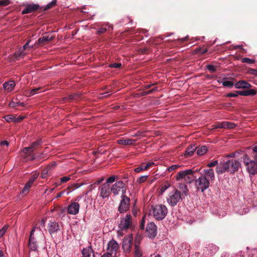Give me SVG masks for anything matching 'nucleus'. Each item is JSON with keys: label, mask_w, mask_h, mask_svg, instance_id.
<instances>
[{"label": "nucleus", "mask_w": 257, "mask_h": 257, "mask_svg": "<svg viewBox=\"0 0 257 257\" xmlns=\"http://www.w3.org/2000/svg\"><path fill=\"white\" fill-rule=\"evenodd\" d=\"M241 167L240 162L236 160L231 159L222 163L216 168V171L217 174H222L225 172L233 174L238 171Z\"/></svg>", "instance_id": "f257e3e1"}, {"label": "nucleus", "mask_w": 257, "mask_h": 257, "mask_svg": "<svg viewBox=\"0 0 257 257\" xmlns=\"http://www.w3.org/2000/svg\"><path fill=\"white\" fill-rule=\"evenodd\" d=\"M151 213L157 220H162L167 216L168 214V208L164 204H158L152 206Z\"/></svg>", "instance_id": "f03ea898"}, {"label": "nucleus", "mask_w": 257, "mask_h": 257, "mask_svg": "<svg viewBox=\"0 0 257 257\" xmlns=\"http://www.w3.org/2000/svg\"><path fill=\"white\" fill-rule=\"evenodd\" d=\"M196 171L197 170L193 171L192 169L180 171L178 172L175 176L176 179L177 181L183 179L186 183L190 184L192 183L196 178V177L194 176V174Z\"/></svg>", "instance_id": "7ed1b4c3"}, {"label": "nucleus", "mask_w": 257, "mask_h": 257, "mask_svg": "<svg viewBox=\"0 0 257 257\" xmlns=\"http://www.w3.org/2000/svg\"><path fill=\"white\" fill-rule=\"evenodd\" d=\"M184 197L182 196L179 191L174 189L173 191L169 193L168 197L167 198V201L171 206H175Z\"/></svg>", "instance_id": "20e7f679"}, {"label": "nucleus", "mask_w": 257, "mask_h": 257, "mask_svg": "<svg viewBox=\"0 0 257 257\" xmlns=\"http://www.w3.org/2000/svg\"><path fill=\"white\" fill-rule=\"evenodd\" d=\"M195 185L198 190H201L203 192L209 188L210 182L206 178L201 175L195 180Z\"/></svg>", "instance_id": "39448f33"}, {"label": "nucleus", "mask_w": 257, "mask_h": 257, "mask_svg": "<svg viewBox=\"0 0 257 257\" xmlns=\"http://www.w3.org/2000/svg\"><path fill=\"white\" fill-rule=\"evenodd\" d=\"M130 207V199L126 195L121 196V200L118 210L120 213L126 212Z\"/></svg>", "instance_id": "423d86ee"}, {"label": "nucleus", "mask_w": 257, "mask_h": 257, "mask_svg": "<svg viewBox=\"0 0 257 257\" xmlns=\"http://www.w3.org/2000/svg\"><path fill=\"white\" fill-rule=\"evenodd\" d=\"M109 184L103 183L98 188L99 196L103 199L108 198L111 193Z\"/></svg>", "instance_id": "0eeeda50"}, {"label": "nucleus", "mask_w": 257, "mask_h": 257, "mask_svg": "<svg viewBox=\"0 0 257 257\" xmlns=\"http://www.w3.org/2000/svg\"><path fill=\"white\" fill-rule=\"evenodd\" d=\"M131 219L132 216L130 214H127L124 218L121 220L119 225V228L122 230H126L130 228L132 225Z\"/></svg>", "instance_id": "6e6552de"}, {"label": "nucleus", "mask_w": 257, "mask_h": 257, "mask_svg": "<svg viewBox=\"0 0 257 257\" xmlns=\"http://www.w3.org/2000/svg\"><path fill=\"white\" fill-rule=\"evenodd\" d=\"M125 184L122 181H116L114 184L110 186V192L114 195H117L121 189L124 188Z\"/></svg>", "instance_id": "1a4fd4ad"}, {"label": "nucleus", "mask_w": 257, "mask_h": 257, "mask_svg": "<svg viewBox=\"0 0 257 257\" xmlns=\"http://www.w3.org/2000/svg\"><path fill=\"white\" fill-rule=\"evenodd\" d=\"M48 230L52 236L60 230L58 223L55 221H49L47 225Z\"/></svg>", "instance_id": "9d476101"}, {"label": "nucleus", "mask_w": 257, "mask_h": 257, "mask_svg": "<svg viewBox=\"0 0 257 257\" xmlns=\"http://www.w3.org/2000/svg\"><path fill=\"white\" fill-rule=\"evenodd\" d=\"M80 205L77 202L71 203L67 208V212L68 214L76 215L79 212Z\"/></svg>", "instance_id": "9b49d317"}, {"label": "nucleus", "mask_w": 257, "mask_h": 257, "mask_svg": "<svg viewBox=\"0 0 257 257\" xmlns=\"http://www.w3.org/2000/svg\"><path fill=\"white\" fill-rule=\"evenodd\" d=\"M35 151V149L30 146L29 147L24 148L22 152L26 155V156L25 157V158L30 157V160H33L36 157L35 155L34 154Z\"/></svg>", "instance_id": "f8f14e48"}, {"label": "nucleus", "mask_w": 257, "mask_h": 257, "mask_svg": "<svg viewBox=\"0 0 257 257\" xmlns=\"http://www.w3.org/2000/svg\"><path fill=\"white\" fill-rule=\"evenodd\" d=\"M39 10L40 12H42V9H40L39 5L30 4L26 7V8L22 11V13L23 14H26Z\"/></svg>", "instance_id": "ddd939ff"}, {"label": "nucleus", "mask_w": 257, "mask_h": 257, "mask_svg": "<svg viewBox=\"0 0 257 257\" xmlns=\"http://www.w3.org/2000/svg\"><path fill=\"white\" fill-rule=\"evenodd\" d=\"M146 230L150 237H154L157 234V226L153 222L148 224Z\"/></svg>", "instance_id": "4468645a"}, {"label": "nucleus", "mask_w": 257, "mask_h": 257, "mask_svg": "<svg viewBox=\"0 0 257 257\" xmlns=\"http://www.w3.org/2000/svg\"><path fill=\"white\" fill-rule=\"evenodd\" d=\"M133 238L132 235L124 239L122 247L124 250L127 251L131 250L133 244Z\"/></svg>", "instance_id": "2eb2a0df"}, {"label": "nucleus", "mask_w": 257, "mask_h": 257, "mask_svg": "<svg viewBox=\"0 0 257 257\" xmlns=\"http://www.w3.org/2000/svg\"><path fill=\"white\" fill-rule=\"evenodd\" d=\"M248 172L252 175L257 174V162L254 160L249 163L246 166Z\"/></svg>", "instance_id": "dca6fc26"}, {"label": "nucleus", "mask_w": 257, "mask_h": 257, "mask_svg": "<svg viewBox=\"0 0 257 257\" xmlns=\"http://www.w3.org/2000/svg\"><path fill=\"white\" fill-rule=\"evenodd\" d=\"M203 171L204 174L202 175L206 178L209 182L214 180L215 176L212 169H204Z\"/></svg>", "instance_id": "f3484780"}, {"label": "nucleus", "mask_w": 257, "mask_h": 257, "mask_svg": "<svg viewBox=\"0 0 257 257\" xmlns=\"http://www.w3.org/2000/svg\"><path fill=\"white\" fill-rule=\"evenodd\" d=\"M28 247L31 250L36 251L37 250V241L35 236H29Z\"/></svg>", "instance_id": "a211bd4d"}, {"label": "nucleus", "mask_w": 257, "mask_h": 257, "mask_svg": "<svg viewBox=\"0 0 257 257\" xmlns=\"http://www.w3.org/2000/svg\"><path fill=\"white\" fill-rule=\"evenodd\" d=\"M140 236L136 238L135 241V256L141 257L142 255V252L139 246Z\"/></svg>", "instance_id": "6ab92c4d"}, {"label": "nucleus", "mask_w": 257, "mask_h": 257, "mask_svg": "<svg viewBox=\"0 0 257 257\" xmlns=\"http://www.w3.org/2000/svg\"><path fill=\"white\" fill-rule=\"evenodd\" d=\"M236 88H249L251 87V85L244 80H240L234 84Z\"/></svg>", "instance_id": "aec40b11"}, {"label": "nucleus", "mask_w": 257, "mask_h": 257, "mask_svg": "<svg viewBox=\"0 0 257 257\" xmlns=\"http://www.w3.org/2000/svg\"><path fill=\"white\" fill-rule=\"evenodd\" d=\"M236 93L242 96H254L256 94V91L254 89H249L243 91H236Z\"/></svg>", "instance_id": "412c9836"}, {"label": "nucleus", "mask_w": 257, "mask_h": 257, "mask_svg": "<svg viewBox=\"0 0 257 257\" xmlns=\"http://www.w3.org/2000/svg\"><path fill=\"white\" fill-rule=\"evenodd\" d=\"M16 85L15 82L14 81L10 80L8 82H6L3 84V87L4 89L7 90L8 91H11Z\"/></svg>", "instance_id": "4be33fe9"}, {"label": "nucleus", "mask_w": 257, "mask_h": 257, "mask_svg": "<svg viewBox=\"0 0 257 257\" xmlns=\"http://www.w3.org/2000/svg\"><path fill=\"white\" fill-rule=\"evenodd\" d=\"M54 39V37L49 36H43L38 39V43L41 45H44L51 42Z\"/></svg>", "instance_id": "5701e85b"}, {"label": "nucleus", "mask_w": 257, "mask_h": 257, "mask_svg": "<svg viewBox=\"0 0 257 257\" xmlns=\"http://www.w3.org/2000/svg\"><path fill=\"white\" fill-rule=\"evenodd\" d=\"M136 141L133 139H120L117 140V143L118 144L120 145H133L134 143Z\"/></svg>", "instance_id": "b1692460"}, {"label": "nucleus", "mask_w": 257, "mask_h": 257, "mask_svg": "<svg viewBox=\"0 0 257 257\" xmlns=\"http://www.w3.org/2000/svg\"><path fill=\"white\" fill-rule=\"evenodd\" d=\"M197 147L195 144H192L189 146L186 149L185 155L188 157L191 156Z\"/></svg>", "instance_id": "393cba45"}, {"label": "nucleus", "mask_w": 257, "mask_h": 257, "mask_svg": "<svg viewBox=\"0 0 257 257\" xmlns=\"http://www.w3.org/2000/svg\"><path fill=\"white\" fill-rule=\"evenodd\" d=\"M118 244L113 239H112L108 243L107 249H109L110 248H111L110 251H111V252L113 251H116L117 250V249L118 248Z\"/></svg>", "instance_id": "a878e982"}, {"label": "nucleus", "mask_w": 257, "mask_h": 257, "mask_svg": "<svg viewBox=\"0 0 257 257\" xmlns=\"http://www.w3.org/2000/svg\"><path fill=\"white\" fill-rule=\"evenodd\" d=\"M26 55V53L25 52H23L22 51L20 48L19 49V51L15 52L13 54V57L16 60H19V58L20 57H24Z\"/></svg>", "instance_id": "bb28decb"}, {"label": "nucleus", "mask_w": 257, "mask_h": 257, "mask_svg": "<svg viewBox=\"0 0 257 257\" xmlns=\"http://www.w3.org/2000/svg\"><path fill=\"white\" fill-rule=\"evenodd\" d=\"M80 96V94L77 92L70 94L68 97H64L63 99L64 100H77L79 98Z\"/></svg>", "instance_id": "cd10ccee"}, {"label": "nucleus", "mask_w": 257, "mask_h": 257, "mask_svg": "<svg viewBox=\"0 0 257 257\" xmlns=\"http://www.w3.org/2000/svg\"><path fill=\"white\" fill-rule=\"evenodd\" d=\"M227 79V78L226 77H224L222 79L223 80H224V81H221L222 85L224 87H227L229 88L232 87L234 85L233 82L231 81H227V80H226ZM218 82H221V81H220V80H219Z\"/></svg>", "instance_id": "c85d7f7f"}, {"label": "nucleus", "mask_w": 257, "mask_h": 257, "mask_svg": "<svg viewBox=\"0 0 257 257\" xmlns=\"http://www.w3.org/2000/svg\"><path fill=\"white\" fill-rule=\"evenodd\" d=\"M179 187L181 190H182V196H186L188 195V189L186 185H185L184 184H180Z\"/></svg>", "instance_id": "c756f323"}, {"label": "nucleus", "mask_w": 257, "mask_h": 257, "mask_svg": "<svg viewBox=\"0 0 257 257\" xmlns=\"http://www.w3.org/2000/svg\"><path fill=\"white\" fill-rule=\"evenodd\" d=\"M207 150L208 149L206 146H202L197 149V154L198 155L201 156L205 154L207 152Z\"/></svg>", "instance_id": "7c9ffc66"}, {"label": "nucleus", "mask_w": 257, "mask_h": 257, "mask_svg": "<svg viewBox=\"0 0 257 257\" xmlns=\"http://www.w3.org/2000/svg\"><path fill=\"white\" fill-rule=\"evenodd\" d=\"M42 143H43V142H42V139H39V140H37L36 141L33 142L31 144V146H32V148H34L35 150H36L37 149H38L41 146Z\"/></svg>", "instance_id": "2f4dec72"}, {"label": "nucleus", "mask_w": 257, "mask_h": 257, "mask_svg": "<svg viewBox=\"0 0 257 257\" xmlns=\"http://www.w3.org/2000/svg\"><path fill=\"white\" fill-rule=\"evenodd\" d=\"M56 0L52 1L51 3L48 4L44 9L42 10V12L49 10L54 7L56 5Z\"/></svg>", "instance_id": "473e14b6"}, {"label": "nucleus", "mask_w": 257, "mask_h": 257, "mask_svg": "<svg viewBox=\"0 0 257 257\" xmlns=\"http://www.w3.org/2000/svg\"><path fill=\"white\" fill-rule=\"evenodd\" d=\"M253 160H250L249 157L247 155L245 154L243 156V162L245 166L248 165L249 163L252 162Z\"/></svg>", "instance_id": "72a5a7b5"}, {"label": "nucleus", "mask_w": 257, "mask_h": 257, "mask_svg": "<svg viewBox=\"0 0 257 257\" xmlns=\"http://www.w3.org/2000/svg\"><path fill=\"white\" fill-rule=\"evenodd\" d=\"M117 179V177L116 175H112L107 179L105 184H109L114 182Z\"/></svg>", "instance_id": "f704fd0d"}, {"label": "nucleus", "mask_w": 257, "mask_h": 257, "mask_svg": "<svg viewBox=\"0 0 257 257\" xmlns=\"http://www.w3.org/2000/svg\"><path fill=\"white\" fill-rule=\"evenodd\" d=\"M50 171V166H47L45 169H44L41 173V177L42 178H45L47 176V174Z\"/></svg>", "instance_id": "c9c22d12"}, {"label": "nucleus", "mask_w": 257, "mask_h": 257, "mask_svg": "<svg viewBox=\"0 0 257 257\" xmlns=\"http://www.w3.org/2000/svg\"><path fill=\"white\" fill-rule=\"evenodd\" d=\"M147 170L146 168L145 164L144 163L142 164L139 167L136 168L135 169V172L136 173H139L142 171Z\"/></svg>", "instance_id": "e433bc0d"}, {"label": "nucleus", "mask_w": 257, "mask_h": 257, "mask_svg": "<svg viewBox=\"0 0 257 257\" xmlns=\"http://www.w3.org/2000/svg\"><path fill=\"white\" fill-rule=\"evenodd\" d=\"M82 257H90V250L84 248L82 251Z\"/></svg>", "instance_id": "4c0bfd02"}, {"label": "nucleus", "mask_w": 257, "mask_h": 257, "mask_svg": "<svg viewBox=\"0 0 257 257\" xmlns=\"http://www.w3.org/2000/svg\"><path fill=\"white\" fill-rule=\"evenodd\" d=\"M170 186V184L168 183H167L164 185H163L159 191V194L162 195Z\"/></svg>", "instance_id": "58836bf2"}, {"label": "nucleus", "mask_w": 257, "mask_h": 257, "mask_svg": "<svg viewBox=\"0 0 257 257\" xmlns=\"http://www.w3.org/2000/svg\"><path fill=\"white\" fill-rule=\"evenodd\" d=\"M4 118L7 121L9 122L11 121L15 122V117L12 115H7L5 116Z\"/></svg>", "instance_id": "ea45409f"}, {"label": "nucleus", "mask_w": 257, "mask_h": 257, "mask_svg": "<svg viewBox=\"0 0 257 257\" xmlns=\"http://www.w3.org/2000/svg\"><path fill=\"white\" fill-rule=\"evenodd\" d=\"M112 92L111 90H110V89L108 90V91L104 92V93H101L99 94V98H104V97H107L109 96H110L111 95V92Z\"/></svg>", "instance_id": "a19ab883"}, {"label": "nucleus", "mask_w": 257, "mask_h": 257, "mask_svg": "<svg viewBox=\"0 0 257 257\" xmlns=\"http://www.w3.org/2000/svg\"><path fill=\"white\" fill-rule=\"evenodd\" d=\"M148 177V176L147 175L142 176L137 179V182L139 183H142L147 180Z\"/></svg>", "instance_id": "79ce46f5"}, {"label": "nucleus", "mask_w": 257, "mask_h": 257, "mask_svg": "<svg viewBox=\"0 0 257 257\" xmlns=\"http://www.w3.org/2000/svg\"><path fill=\"white\" fill-rule=\"evenodd\" d=\"M241 62L242 63H246L248 64H253L255 62V61L248 58H244L241 59Z\"/></svg>", "instance_id": "37998d69"}, {"label": "nucleus", "mask_w": 257, "mask_h": 257, "mask_svg": "<svg viewBox=\"0 0 257 257\" xmlns=\"http://www.w3.org/2000/svg\"><path fill=\"white\" fill-rule=\"evenodd\" d=\"M41 87H37V88H34L31 90H30V92H29V96L33 95L35 94L38 93V91L39 90Z\"/></svg>", "instance_id": "c03bdc74"}, {"label": "nucleus", "mask_w": 257, "mask_h": 257, "mask_svg": "<svg viewBox=\"0 0 257 257\" xmlns=\"http://www.w3.org/2000/svg\"><path fill=\"white\" fill-rule=\"evenodd\" d=\"M31 41V40H29L24 46L22 48H21L20 49L24 52L25 50H27L28 48H33V46H29V43Z\"/></svg>", "instance_id": "a18cd8bd"}, {"label": "nucleus", "mask_w": 257, "mask_h": 257, "mask_svg": "<svg viewBox=\"0 0 257 257\" xmlns=\"http://www.w3.org/2000/svg\"><path fill=\"white\" fill-rule=\"evenodd\" d=\"M19 104H23V102H15L13 101L9 103V105L12 107H16L17 106H18L19 105Z\"/></svg>", "instance_id": "49530a36"}, {"label": "nucleus", "mask_w": 257, "mask_h": 257, "mask_svg": "<svg viewBox=\"0 0 257 257\" xmlns=\"http://www.w3.org/2000/svg\"><path fill=\"white\" fill-rule=\"evenodd\" d=\"M195 51L197 53H199L200 54H204L207 52V49H202L201 48H198L195 50Z\"/></svg>", "instance_id": "de8ad7c7"}, {"label": "nucleus", "mask_w": 257, "mask_h": 257, "mask_svg": "<svg viewBox=\"0 0 257 257\" xmlns=\"http://www.w3.org/2000/svg\"><path fill=\"white\" fill-rule=\"evenodd\" d=\"M207 69L211 73L215 72L216 71L215 67L211 64L207 66Z\"/></svg>", "instance_id": "09e8293b"}, {"label": "nucleus", "mask_w": 257, "mask_h": 257, "mask_svg": "<svg viewBox=\"0 0 257 257\" xmlns=\"http://www.w3.org/2000/svg\"><path fill=\"white\" fill-rule=\"evenodd\" d=\"M10 3L9 0H0V6L5 7L9 5Z\"/></svg>", "instance_id": "8fccbe9b"}, {"label": "nucleus", "mask_w": 257, "mask_h": 257, "mask_svg": "<svg viewBox=\"0 0 257 257\" xmlns=\"http://www.w3.org/2000/svg\"><path fill=\"white\" fill-rule=\"evenodd\" d=\"M8 228V226L5 225L2 229H0V237H1L4 235V234L6 232Z\"/></svg>", "instance_id": "3c124183"}, {"label": "nucleus", "mask_w": 257, "mask_h": 257, "mask_svg": "<svg viewBox=\"0 0 257 257\" xmlns=\"http://www.w3.org/2000/svg\"><path fill=\"white\" fill-rule=\"evenodd\" d=\"M138 52L142 54H148L149 49L147 48H140L138 50Z\"/></svg>", "instance_id": "603ef678"}, {"label": "nucleus", "mask_w": 257, "mask_h": 257, "mask_svg": "<svg viewBox=\"0 0 257 257\" xmlns=\"http://www.w3.org/2000/svg\"><path fill=\"white\" fill-rule=\"evenodd\" d=\"M30 188V187H29V185L26 184L22 190V193L24 194H27Z\"/></svg>", "instance_id": "864d4df0"}, {"label": "nucleus", "mask_w": 257, "mask_h": 257, "mask_svg": "<svg viewBox=\"0 0 257 257\" xmlns=\"http://www.w3.org/2000/svg\"><path fill=\"white\" fill-rule=\"evenodd\" d=\"M180 166L179 165H172L171 167H170L168 169V171L169 172H172V171H174L175 170L177 169L178 168H179Z\"/></svg>", "instance_id": "5fc2aeb1"}, {"label": "nucleus", "mask_w": 257, "mask_h": 257, "mask_svg": "<svg viewBox=\"0 0 257 257\" xmlns=\"http://www.w3.org/2000/svg\"><path fill=\"white\" fill-rule=\"evenodd\" d=\"M218 164V161L215 160L213 162L207 164V166L209 168H211L214 166H216Z\"/></svg>", "instance_id": "6e6d98bb"}, {"label": "nucleus", "mask_w": 257, "mask_h": 257, "mask_svg": "<svg viewBox=\"0 0 257 257\" xmlns=\"http://www.w3.org/2000/svg\"><path fill=\"white\" fill-rule=\"evenodd\" d=\"M121 66V63H112L109 65V67L110 68H120Z\"/></svg>", "instance_id": "4d7b16f0"}, {"label": "nucleus", "mask_w": 257, "mask_h": 257, "mask_svg": "<svg viewBox=\"0 0 257 257\" xmlns=\"http://www.w3.org/2000/svg\"><path fill=\"white\" fill-rule=\"evenodd\" d=\"M107 31V29L106 28H100L97 31V34L98 35H101L103 34Z\"/></svg>", "instance_id": "13d9d810"}, {"label": "nucleus", "mask_w": 257, "mask_h": 257, "mask_svg": "<svg viewBox=\"0 0 257 257\" xmlns=\"http://www.w3.org/2000/svg\"><path fill=\"white\" fill-rule=\"evenodd\" d=\"M253 152L254 153L253 158L254 161L257 162V146H255L252 149Z\"/></svg>", "instance_id": "bf43d9fd"}, {"label": "nucleus", "mask_w": 257, "mask_h": 257, "mask_svg": "<svg viewBox=\"0 0 257 257\" xmlns=\"http://www.w3.org/2000/svg\"><path fill=\"white\" fill-rule=\"evenodd\" d=\"M38 176L39 174L35 173L32 175V176L30 178L29 180H30L31 182H34L36 181V180L38 178Z\"/></svg>", "instance_id": "052dcab7"}, {"label": "nucleus", "mask_w": 257, "mask_h": 257, "mask_svg": "<svg viewBox=\"0 0 257 257\" xmlns=\"http://www.w3.org/2000/svg\"><path fill=\"white\" fill-rule=\"evenodd\" d=\"M70 179V177L65 176L60 178V181L61 183H65Z\"/></svg>", "instance_id": "680f3d73"}, {"label": "nucleus", "mask_w": 257, "mask_h": 257, "mask_svg": "<svg viewBox=\"0 0 257 257\" xmlns=\"http://www.w3.org/2000/svg\"><path fill=\"white\" fill-rule=\"evenodd\" d=\"M227 125V128H234L237 126L235 123L229 121H228Z\"/></svg>", "instance_id": "e2e57ef3"}, {"label": "nucleus", "mask_w": 257, "mask_h": 257, "mask_svg": "<svg viewBox=\"0 0 257 257\" xmlns=\"http://www.w3.org/2000/svg\"><path fill=\"white\" fill-rule=\"evenodd\" d=\"M228 121H223L221 122L220 128H227Z\"/></svg>", "instance_id": "0e129e2a"}, {"label": "nucleus", "mask_w": 257, "mask_h": 257, "mask_svg": "<svg viewBox=\"0 0 257 257\" xmlns=\"http://www.w3.org/2000/svg\"><path fill=\"white\" fill-rule=\"evenodd\" d=\"M25 118L24 116H19L17 118L15 117V122H19L21 121L22 120H23Z\"/></svg>", "instance_id": "69168bd1"}, {"label": "nucleus", "mask_w": 257, "mask_h": 257, "mask_svg": "<svg viewBox=\"0 0 257 257\" xmlns=\"http://www.w3.org/2000/svg\"><path fill=\"white\" fill-rule=\"evenodd\" d=\"M239 95V94H237V93H236V92L234 93H229L227 94V97H237L238 95Z\"/></svg>", "instance_id": "338daca9"}, {"label": "nucleus", "mask_w": 257, "mask_h": 257, "mask_svg": "<svg viewBox=\"0 0 257 257\" xmlns=\"http://www.w3.org/2000/svg\"><path fill=\"white\" fill-rule=\"evenodd\" d=\"M155 165V163L154 162H149L147 164H145L146 168L147 169V170L150 168L152 167Z\"/></svg>", "instance_id": "774afa93"}]
</instances>
